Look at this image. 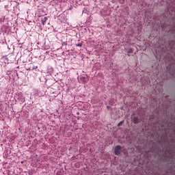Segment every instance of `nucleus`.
<instances>
[{
  "label": "nucleus",
  "instance_id": "nucleus-1",
  "mask_svg": "<svg viewBox=\"0 0 175 175\" xmlns=\"http://www.w3.org/2000/svg\"><path fill=\"white\" fill-rule=\"evenodd\" d=\"M122 148L121 146H116L114 150L115 155H120Z\"/></svg>",
  "mask_w": 175,
  "mask_h": 175
},
{
  "label": "nucleus",
  "instance_id": "nucleus-2",
  "mask_svg": "<svg viewBox=\"0 0 175 175\" xmlns=\"http://www.w3.org/2000/svg\"><path fill=\"white\" fill-rule=\"evenodd\" d=\"M47 20H48L47 16L44 17V18L41 20V23L42 25H44L46 24V22L47 21Z\"/></svg>",
  "mask_w": 175,
  "mask_h": 175
},
{
  "label": "nucleus",
  "instance_id": "nucleus-3",
  "mask_svg": "<svg viewBox=\"0 0 175 175\" xmlns=\"http://www.w3.org/2000/svg\"><path fill=\"white\" fill-rule=\"evenodd\" d=\"M133 122H134L135 124H139V118L136 117L133 118Z\"/></svg>",
  "mask_w": 175,
  "mask_h": 175
},
{
  "label": "nucleus",
  "instance_id": "nucleus-4",
  "mask_svg": "<svg viewBox=\"0 0 175 175\" xmlns=\"http://www.w3.org/2000/svg\"><path fill=\"white\" fill-rule=\"evenodd\" d=\"M81 80L82 81H83L84 83H85V81H87V78L85 77H81Z\"/></svg>",
  "mask_w": 175,
  "mask_h": 175
},
{
  "label": "nucleus",
  "instance_id": "nucleus-5",
  "mask_svg": "<svg viewBox=\"0 0 175 175\" xmlns=\"http://www.w3.org/2000/svg\"><path fill=\"white\" fill-rule=\"evenodd\" d=\"M122 124H124V121L119 122L118 126H122Z\"/></svg>",
  "mask_w": 175,
  "mask_h": 175
},
{
  "label": "nucleus",
  "instance_id": "nucleus-6",
  "mask_svg": "<svg viewBox=\"0 0 175 175\" xmlns=\"http://www.w3.org/2000/svg\"><path fill=\"white\" fill-rule=\"evenodd\" d=\"M128 53H129V54H132V53H133V49H129Z\"/></svg>",
  "mask_w": 175,
  "mask_h": 175
},
{
  "label": "nucleus",
  "instance_id": "nucleus-7",
  "mask_svg": "<svg viewBox=\"0 0 175 175\" xmlns=\"http://www.w3.org/2000/svg\"><path fill=\"white\" fill-rule=\"evenodd\" d=\"M35 69H38V66H34V67L33 68V70H35Z\"/></svg>",
  "mask_w": 175,
  "mask_h": 175
},
{
  "label": "nucleus",
  "instance_id": "nucleus-8",
  "mask_svg": "<svg viewBox=\"0 0 175 175\" xmlns=\"http://www.w3.org/2000/svg\"><path fill=\"white\" fill-rule=\"evenodd\" d=\"M77 46L78 47H81V44H78Z\"/></svg>",
  "mask_w": 175,
  "mask_h": 175
}]
</instances>
